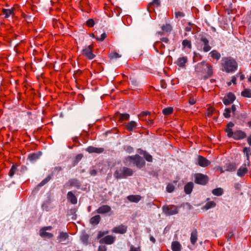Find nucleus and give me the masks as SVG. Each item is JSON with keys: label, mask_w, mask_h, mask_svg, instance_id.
Segmentation results:
<instances>
[{"label": "nucleus", "mask_w": 251, "mask_h": 251, "mask_svg": "<svg viewBox=\"0 0 251 251\" xmlns=\"http://www.w3.org/2000/svg\"><path fill=\"white\" fill-rule=\"evenodd\" d=\"M111 210V207L107 205H104L100 206L96 212L99 214H105L109 212Z\"/></svg>", "instance_id": "14"}, {"label": "nucleus", "mask_w": 251, "mask_h": 251, "mask_svg": "<svg viewBox=\"0 0 251 251\" xmlns=\"http://www.w3.org/2000/svg\"><path fill=\"white\" fill-rule=\"evenodd\" d=\"M247 142L251 146V134L249 136V137L247 138Z\"/></svg>", "instance_id": "61"}, {"label": "nucleus", "mask_w": 251, "mask_h": 251, "mask_svg": "<svg viewBox=\"0 0 251 251\" xmlns=\"http://www.w3.org/2000/svg\"><path fill=\"white\" fill-rule=\"evenodd\" d=\"M162 29L163 30L165 31H170L172 29V27L171 25L169 24H166V25H164L162 27Z\"/></svg>", "instance_id": "42"}, {"label": "nucleus", "mask_w": 251, "mask_h": 251, "mask_svg": "<svg viewBox=\"0 0 251 251\" xmlns=\"http://www.w3.org/2000/svg\"><path fill=\"white\" fill-rule=\"evenodd\" d=\"M214 110H215V109L213 107H209L207 109V112H206V114H207V116H208V117L211 116L213 114Z\"/></svg>", "instance_id": "45"}, {"label": "nucleus", "mask_w": 251, "mask_h": 251, "mask_svg": "<svg viewBox=\"0 0 251 251\" xmlns=\"http://www.w3.org/2000/svg\"><path fill=\"white\" fill-rule=\"evenodd\" d=\"M182 45L183 48L187 47L189 49H191L192 48L191 42L188 40H184L182 42Z\"/></svg>", "instance_id": "35"}, {"label": "nucleus", "mask_w": 251, "mask_h": 251, "mask_svg": "<svg viewBox=\"0 0 251 251\" xmlns=\"http://www.w3.org/2000/svg\"><path fill=\"white\" fill-rule=\"evenodd\" d=\"M121 57V55H119L117 52H112L111 53L110 55H109V57L111 58V59H113V58H119V57Z\"/></svg>", "instance_id": "47"}, {"label": "nucleus", "mask_w": 251, "mask_h": 251, "mask_svg": "<svg viewBox=\"0 0 251 251\" xmlns=\"http://www.w3.org/2000/svg\"><path fill=\"white\" fill-rule=\"evenodd\" d=\"M222 70L227 73H232L237 70L238 64L235 59L231 57H223L221 60Z\"/></svg>", "instance_id": "1"}, {"label": "nucleus", "mask_w": 251, "mask_h": 251, "mask_svg": "<svg viewBox=\"0 0 251 251\" xmlns=\"http://www.w3.org/2000/svg\"><path fill=\"white\" fill-rule=\"evenodd\" d=\"M184 16V14L180 11H177L175 12V17L176 18H182Z\"/></svg>", "instance_id": "48"}, {"label": "nucleus", "mask_w": 251, "mask_h": 251, "mask_svg": "<svg viewBox=\"0 0 251 251\" xmlns=\"http://www.w3.org/2000/svg\"><path fill=\"white\" fill-rule=\"evenodd\" d=\"M40 236L43 238H51L53 234L51 233L47 232L44 229H41L39 231Z\"/></svg>", "instance_id": "15"}, {"label": "nucleus", "mask_w": 251, "mask_h": 251, "mask_svg": "<svg viewBox=\"0 0 251 251\" xmlns=\"http://www.w3.org/2000/svg\"><path fill=\"white\" fill-rule=\"evenodd\" d=\"M201 41L203 43V51L205 52H207L211 50V47L209 45L208 40L205 38H202L201 39Z\"/></svg>", "instance_id": "21"}, {"label": "nucleus", "mask_w": 251, "mask_h": 251, "mask_svg": "<svg viewBox=\"0 0 251 251\" xmlns=\"http://www.w3.org/2000/svg\"><path fill=\"white\" fill-rule=\"evenodd\" d=\"M235 167L234 165L232 164H228L226 166V169L225 171H229V172H232L235 171Z\"/></svg>", "instance_id": "40"}, {"label": "nucleus", "mask_w": 251, "mask_h": 251, "mask_svg": "<svg viewBox=\"0 0 251 251\" xmlns=\"http://www.w3.org/2000/svg\"><path fill=\"white\" fill-rule=\"evenodd\" d=\"M234 126V124L231 122L227 124L226 129L227 137L232 138L236 140L244 139L246 137V133L241 130H237L233 132L232 131V127Z\"/></svg>", "instance_id": "2"}, {"label": "nucleus", "mask_w": 251, "mask_h": 251, "mask_svg": "<svg viewBox=\"0 0 251 251\" xmlns=\"http://www.w3.org/2000/svg\"><path fill=\"white\" fill-rule=\"evenodd\" d=\"M133 175V171L126 167L121 168L117 170L114 173V176L117 178H126L127 176H131Z\"/></svg>", "instance_id": "4"}, {"label": "nucleus", "mask_w": 251, "mask_h": 251, "mask_svg": "<svg viewBox=\"0 0 251 251\" xmlns=\"http://www.w3.org/2000/svg\"><path fill=\"white\" fill-rule=\"evenodd\" d=\"M16 171H17V167L15 165H13L9 171V176L11 177H12L14 176V175L15 174Z\"/></svg>", "instance_id": "38"}, {"label": "nucleus", "mask_w": 251, "mask_h": 251, "mask_svg": "<svg viewBox=\"0 0 251 251\" xmlns=\"http://www.w3.org/2000/svg\"><path fill=\"white\" fill-rule=\"evenodd\" d=\"M128 162H132L138 168H141L143 167L145 164V162L144 159L139 155H135L134 156H128L126 157L125 159V163L127 164ZM129 164L130 163H129Z\"/></svg>", "instance_id": "3"}, {"label": "nucleus", "mask_w": 251, "mask_h": 251, "mask_svg": "<svg viewBox=\"0 0 251 251\" xmlns=\"http://www.w3.org/2000/svg\"><path fill=\"white\" fill-rule=\"evenodd\" d=\"M241 95L246 98H251V90L246 89L241 92Z\"/></svg>", "instance_id": "32"}, {"label": "nucleus", "mask_w": 251, "mask_h": 251, "mask_svg": "<svg viewBox=\"0 0 251 251\" xmlns=\"http://www.w3.org/2000/svg\"><path fill=\"white\" fill-rule=\"evenodd\" d=\"M162 210L164 213L167 215H172L178 213L177 207L174 205H164Z\"/></svg>", "instance_id": "5"}, {"label": "nucleus", "mask_w": 251, "mask_h": 251, "mask_svg": "<svg viewBox=\"0 0 251 251\" xmlns=\"http://www.w3.org/2000/svg\"><path fill=\"white\" fill-rule=\"evenodd\" d=\"M93 45H90L86 46L82 50V54L88 59H93L95 58V55L93 53Z\"/></svg>", "instance_id": "6"}, {"label": "nucleus", "mask_w": 251, "mask_h": 251, "mask_svg": "<svg viewBox=\"0 0 251 251\" xmlns=\"http://www.w3.org/2000/svg\"><path fill=\"white\" fill-rule=\"evenodd\" d=\"M129 115L127 113L122 114L120 115L119 120L121 121H126L128 120Z\"/></svg>", "instance_id": "36"}, {"label": "nucleus", "mask_w": 251, "mask_h": 251, "mask_svg": "<svg viewBox=\"0 0 251 251\" xmlns=\"http://www.w3.org/2000/svg\"><path fill=\"white\" fill-rule=\"evenodd\" d=\"M28 158L30 160H32L36 158L37 156L35 154H31L28 156Z\"/></svg>", "instance_id": "58"}, {"label": "nucleus", "mask_w": 251, "mask_h": 251, "mask_svg": "<svg viewBox=\"0 0 251 251\" xmlns=\"http://www.w3.org/2000/svg\"><path fill=\"white\" fill-rule=\"evenodd\" d=\"M100 215H95L90 219V223L92 225H97L100 223Z\"/></svg>", "instance_id": "23"}, {"label": "nucleus", "mask_w": 251, "mask_h": 251, "mask_svg": "<svg viewBox=\"0 0 251 251\" xmlns=\"http://www.w3.org/2000/svg\"><path fill=\"white\" fill-rule=\"evenodd\" d=\"M175 187L173 184H169L166 187L167 191L171 193L174 190Z\"/></svg>", "instance_id": "46"}, {"label": "nucleus", "mask_w": 251, "mask_h": 251, "mask_svg": "<svg viewBox=\"0 0 251 251\" xmlns=\"http://www.w3.org/2000/svg\"><path fill=\"white\" fill-rule=\"evenodd\" d=\"M70 186H74L77 188L80 187V183L76 179H71L68 182Z\"/></svg>", "instance_id": "27"}, {"label": "nucleus", "mask_w": 251, "mask_h": 251, "mask_svg": "<svg viewBox=\"0 0 251 251\" xmlns=\"http://www.w3.org/2000/svg\"><path fill=\"white\" fill-rule=\"evenodd\" d=\"M235 99L234 95L231 93H228L225 97L223 102L225 105H228L232 103Z\"/></svg>", "instance_id": "11"}, {"label": "nucleus", "mask_w": 251, "mask_h": 251, "mask_svg": "<svg viewBox=\"0 0 251 251\" xmlns=\"http://www.w3.org/2000/svg\"><path fill=\"white\" fill-rule=\"evenodd\" d=\"M173 112V108L171 107H167L164 108L162 110V113L165 115H169L172 114Z\"/></svg>", "instance_id": "33"}, {"label": "nucleus", "mask_w": 251, "mask_h": 251, "mask_svg": "<svg viewBox=\"0 0 251 251\" xmlns=\"http://www.w3.org/2000/svg\"><path fill=\"white\" fill-rule=\"evenodd\" d=\"M86 151L89 153H101L104 151V149L89 146L86 149Z\"/></svg>", "instance_id": "12"}, {"label": "nucleus", "mask_w": 251, "mask_h": 251, "mask_svg": "<svg viewBox=\"0 0 251 251\" xmlns=\"http://www.w3.org/2000/svg\"><path fill=\"white\" fill-rule=\"evenodd\" d=\"M216 206V203L214 201H210L207 202L203 207L202 209L208 210L210 208L214 207Z\"/></svg>", "instance_id": "28"}, {"label": "nucleus", "mask_w": 251, "mask_h": 251, "mask_svg": "<svg viewBox=\"0 0 251 251\" xmlns=\"http://www.w3.org/2000/svg\"><path fill=\"white\" fill-rule=\"evenodd\" d=\"M69 237V235L66 232H61L60 233V234H59V238L60 239H63L64 240H66V239H67Z\"/></svg>", "instance_id": "44"}, {"label": "nucleus", "mask_w": 251, "mask_h": 251, "mask_svg": "<svg viewBox=\"0 0 251 251\" xmlns=\"http://www.w3.org/2000/svg\"><path fill=\"white\" fill-rule=\"evenodd\" d=\"M185 31H186L187 32H189L192 30V26L190 23H189L188 25L185 27Z\"/></svg>", "instance_id": "55"}, {"label": "nucleus", "mask_w": 251, "mask_h": 251, "mask_svg": "<svg viewBox=\"0 0 251 251\" xmlns=\"http://www.w3.org/2000/svg\"><path fill=\"white\" fill-rule=\"evenodd\" d=\"M82 155L81 154H79L77 155L76 159L77 160H80L82 158Z\"/></svg>", "instance_id": "64"}, {"label": "nucleus", "mask_w": 251, "mask_h": 251, "mask_svg": "<svg viewBox=\"0 0 251 251\" xmlns=\"http://www.w3.org/2000/svg\"><path fill=\"white\" fill-rule=\"evenodd\" d=\"M127 198L130 201L137 202L141 200V197L140 195H130Z\"/></svg>", "instance_id": "26"}, {"label": "nucleus", "mask_w": 251, "mask_h": 251, "mask_svg": "<svg viewBox=\"0 0 251 251\" xmlns=\"http://www.w3.org/2000/svg\"><path fill=\"white\" fill-rule=\"evenodd\" d=\"M243 152L244 154H246L247 157V162L248 166H249L250 165V162L249 160L250 156L251 155V149L250 148L245 147L243 149Z\"/></svg>", "instance_id": "24"}, {"label": "nucleus", "mask_w": 251, "mask_h": 251, "mask_svg": "<svg viewBox=\"0 0 251 251\" xmlns=\"http://www.w3.org/2000/svg\"><path fill=\"white\" fill-rule=\"evenodd\" d=\"M115 240V237L112 235H107L100 240V244L111 245L113 244Z\"/></svg>", "instance_id": "8"}, {"label": "nucleus", "mask_w": 251, "mask_h": 251, "mask_svg": "<svg viewBox=\"0 0 251 251\" xmlns=\"http://www.w3.org/2000/svg\"><path fill=\"white\" fill-rule=\"evenodd\" d=\"M171 248L173 251H181V245L178 241H173L172 243Z\"/></svg>", "instance_id": "19"}, {"label": "nucleus", "mask_w": 251, "mask_h": 251, "mask_svg": "<svg viewBox=\"0 0 251 251\" xmlns=\"http://www.w3.org/2000/svg\"><path fill=\"white\" fill-rule=\"evenodd\" d=\"M67 199L72 204H75L77 203V199L75 195L71 191H70L68 193Z\"/></svg>", "instance_id": "17"}, {"label": "nucleus", "mask_w": 251, "mask_h": 251, "mask_svg": "<svg viewBox=\"0 0 251 251\" xmlns=\"http://www.w3.org/2000/svg\"><path fill=\"white\" fill-rule=\"evenodd\" d=\"M150 241L153 243H155V239L152 236H150Z\"/></svg>", "instance_id": "62"}, {"label": "nucleus", "mask_w": 251, "mask_h": 251, "mask_svg": "<svg viewBox=\"0 0 251 251\" xmlns=\"http://www.w3.org/2000/svg\"><path fill=\"white\" fill-rule=\"evenodd\" d=\"M108 233H109L108 230L100 231L99 232V233L98 234L97 238L98 239H100V238L101 239V238L102 237H103L105 235L107 234Z\"/></svg>", "instance_id": "39"}, {"label": "nucleus", "mask_w": 251, "mask_h": 251, "mask_svg": "<svg viewBox=\"0 0 251 251\" xmlns=\"http://www.w3.org/2000/svg\"><path fill=\"white\" fill-rule=\"evenodd\" d=\"M161 41L164 43H167L169 41V40L167 38H166V37H163L162 38H161Z\"/></svg>", "instance_id": "63"}, {"label": "nucleus", "mask_w": 251, "mask_h": 251, "mask_svg": "<svg viewBox=\"0 0 251 251\" xmlns=\"http://www.w3.org/2000/svg\"><path fill=\"white\" fill-rule=\"evenodd\" d=\"M160 5V2L159 0H153L152 2L150 3L148 6V9L149 10V9L151 8L152 5H154L156 7L159 6Z\"/></svg>", "instance_id": "34"}, {"label": "nucleus", "mask_w": 251, "mask_h": 251, "mask_svg": "<svg viewBox=\"0 0 251 251\" xmlns=\"http://www.w3.org/2000/svg\"><path fill=\"white\" fill-rule=\"evenodd\" d=\"M136 126V123L134 121H132L127 123L126 127L129 131H132Z\"/></svg>", "instance_id": "30"}, {"label": "nucleus", "mask_w": 251, "mask_h": 251, "mask_svg": "<svg viewBox=\"0 0 251 251\" xmlns=\"http://www.w3.org/2000/svg\"><path fill=\"white\" fill-rule=\"evenodd\" d=\"M215 169L216 171H219L220 173V174H222L223 173H224L225 172V171L223 169V168L220 166H217V167H215Z\"/></svg>", "instance_id": "53"}, {"label": "nucleus", "mask_w": 251, "mask_h": 251, "mask_svg": "<svg viewBox=\"0 0 251 251\" xmlns=\"http://www.w3.org/2000/svg\"><path fill=\"white\" fill-rule=\"evenodd\" d=\"M231 109L230 108H226L225 109L223 113L224 117L226 118H228L230 117Z\"/></svg>", "instance_id": "37"}, {"label": "nucleus", "mask_w": 251, "mask_h": 251, "mask_svg": "<svg viewBox=\"0 0 251 251\" xmlns=\"http://www.w3.org/2000/svg\"><path fill=\"white\" fill-rule=\"evenodd\" d=\"M212 192L214 195L220 196L223 194V190L221 188H217L213 189Z\"/></svg>", "instance_id": "31"}, {"label": "nucleus", "mask_w": 251, "mask_h": 251, "mask_svg": "<svg viewBox=\"0 0 251 251\" xmlns=\"http://www.w3.org/2000/svg\"><path fill=\"white\" fill-rule=\"evenodd\" d=\"M230 109H231V112H232L233 113V114H234L236 110V106L235 105H232L231 107L230 108Z\"/></svg>", "instance_id": "57"}, {"label": "nucleus", "mask_w": 251, "mask_h": 251, "mask_svg": "<svg viewBox=\"0 0 251 251\" xmlns=\"http://www.w3.org/2000/svg\"><path fill=\"white\" fill-rule=\"evenodd\" d=\"M129 251H141L140 247H135L133 245L130 246Z\"/></svg>", "instance_id": "49"}, {"label": "nucleus", "mask_w": 251, "mask_h": 251, "mask_svg": "<svg viewBox=\"0 0 251 251\" xmlns=\"http://www.w3.org/2000/svg\"><path fill=\"white\" fill-rule=\"evenodd\" d=\"M237 76H239L241 80H243L245 78V75L242 73H238L237 75Z\"/></svg>", "instance_id": "56"}, {"label": "nucleus", "mask_w": 251, "mask_h": 251, "mask_svg": "<svg viewBox=\"0 0 251 251\" xmlns=\"http://www.w3.org/2000/svg\"><path fill=\"white\" fill-rule=\"evenodd\" d=\"M247 166H248L247 162L238 170L237 174L239 176H243L247 173L248 170Z\"/></svg>", "instance_id": "13"}, {"label": "nucleus", "mask_w": 251, "mask_h": 251, "mask_svg": "<svg viewBox=\"0 0 251 251\" xmlns=\"http://www.w3.org/2000/svg\"><path fill=\"white\" fill-rule=\"evenodd\" d=\"M193 182H188L184 186V191L186 194H189L191 193L193 188Z\"/></svg>", "instance_id": "25"}, {"label": "nucleus", "mask_w": 251, "mask_h": 251, "mask_svg": "<svg viewBox=\"0 0 251 251\" xmlns=\"http://www.w3.org/2000/svg\"><path fill=\"white\" fill-rule=\"evenodd\" d=\"M198 239L197 231L195 229L193 230L191 234L190 241L192 244L194 245L196 243Z\"/></svg>", "instance_id": "22"}, {"label": "nucleus", "mask_w": 251, "mask_h": 251, "mask_svg": "<svg viewBox=\"0 0 251 251\" xmlns=\"http://www.w3.org/2000/svg\"><path fill=\"white\" fill-rule=\"evenodd\" d=\"M87 25L89 26V27H92L94 25H95V23H94V21L93 19H89L87 21Z\"/></svg>", "instance_id": "50"}, {"label": "nucleus", "mask_w": 251, "mask_h": 251, "mask_svg": "<svg viewBox=\"0 0 251 251\" xmlns=\"http://www.w3.org/2000/svg\"><path fill=\"white\" fill-rule=\"evenodd\" d=\"M107 249L105 246H100L98 251H106Z\"/></svg>", "instance_id": "52"}, {"label": "nucleus", "mask_w": 251, "mask_h": 251, "mask_svg": "<svg viewBox=\"0 0 251 251\" xmlns=\"http://www.w3.org/2000/svg\"><path fill=\"white\" fill-rule=\"evenodd\" d=\"M198 164L202 167H206L210 165V161L206 158L199 155L198 156Z\"/></svg>", "instance_id": "10"}, {"label": "nucleus", "mask_w": 251, "mask_h": 251, "mask_svg": "<svg viewBox=\"0 0 251 251\" xmlns=\"http://www.w3.org/2000/svg\"><path fill=\"white\" fill-rule=\"evenodd\" d=\"M145 158L147 161L151 162L152 160V156L147 152H144L143 153Z\"/></svg>", "instance_id": "41"}, {"label": "nucleus", "mask_w": 251, "mask_h": 251, "mask_svg": "<svg viewBox=\"0 0 251 251\" xmlns=\"http://www.w3.org/2000/svg\"><path fill=\"white\" fill-rule=\"evenodd\" d=\"M211 57L218 60L221 57L220 53L216 50H213L210 52Z\"/></svg>", "instance_id": "29"}, {"label": "nucleus", "mask_w": 251, "mask_h": 251, "mask_svg": "<svg viewBox=\"0 0 251 251\" xmlns=\"http://www.w3.org/2000/svg\"><path fill=\"white\" fill-rule=\"evenodd\" d=\"M196 102V99L194 98V97H191L189 99V102L190 104L193 105Z\"/></svg>", "instance_id": "51"}, {"label": "nucleus", "mask_w": 251, "mask_h": 251, "mask_svg": "<svg viewBox=\"0 0 251 251\" xmlns=\"http://www.w3.org/2000/svg\"><path fill=\"white\" fill-rule=\"evenodd\" d=\"M187 62V58L186 56L179 57L177 60L176 63L180 67H184Z\"/></svg>", "instance_id": "18"}, {"label": "nucleus", "mask_w": 251, "mask_h": 251, "mask_svg": "<svg viewBox=\"0 0 251 251\" xmlns=\"http://www.w3.org/2000/svg\"><path fill=\"white\" fill-rule=\"evenodd\" d=\"M51 178V176L49 175L40 183V186H43Z\"/></svg>", "instance_id": "43"}, {"label": "nucleus", "mask_w": 251, "mask_h": 251, "mask_svg": "<svg viewBox=\"0 0 251 251\" xmlns=\"http://www.w3.org/2000/svg\"><path fill=\"white\" fill-rule=\"evenodd\" d=\"M236 77L235 76H233L232 77V79H231V82L232 83H233L234 84H236Z\"/></svg>", "instance_id": "59"}, {"label": "nucleus", "mask_w": 251, "mask_h": 251, "mask_svg": "<svg viewBox=\"0 0 251 251\" xmlns=\"http://www.w3.org/2000/svg\"><path fill=\"white\" fill-rule=\"evenodd\" d=\"M195 182L199 184L205 185L208 181V176L202 174H197L195 176Z\"/></svg>", "instance_id": "7"}, {"label": "nucleus", "mask_w": 251, "mask_h": 251, "mask_svg": "<svg viewBox=\"0 0 251 251\" xmlns=\"http://www.w3.org/2000/svg\"><path fill=\"white\" fill-rule=\"evenodd\" d=\"M3 14L5 18H8L10 16L14 15V9H3L2 10Z\"/></svg>", "instance_id": "16"}, {"label": "nucleus", "mask_w": 251, "mask_h": 251, "mask_svg": "<svg viewBox=\"0 0 251 251\" xmlns=\"http://www.w3.org/2000/svg\"><path fill=\"white\" fill-rule=\"evenodd\" d=\"M106 37V35L105 33H102L101 35H100V38H97V40H99V41H103Z\"/></svg>", "instance_id": "54"}, {"label": "nucleus", "mask_w": 251, "mask_h": 251, "mask_svg": "<svg viewBox=\"0 0 251 251\" xmlns=\"http://www.w3.org/2000/svg\"><path fill=\"white\" fill-rule=\"evenodd\" d=\"M127 231V226H124L123 225H121L120 226H117L114 227L112 232L115 233H119V234H124Z\"/></svg>", "instance_id": "9"}, {"label": "nucleus", "mask_w": 251, "mask_h": 251, "mask_svg": "<svg viewBox=\"0 0 251 251\" xmlns=\"http://www.w3.org/2000/svg\"><path fill=\"white\" fill-rule=\"evenodd\" d=\"M52 226H45V227H44L43 228H42L41 229H44L45 230H51L52 229Z\"/></svg>", "instance_id": "60"}, {"label": "nucleus", "mask_w": 251, "mask_h": 251, "mask_svg": "<svg viewBox=\"0 0 251 251\" xmlns=\"http://www.w3.org/2000/svg\"><path fill=\"white\" fill-rule=\"evenodd\" d=\"M203 68H206L207 69V74L208 76H211L213 74L212 67L205 62H202L200 64Z\"/></svg>", "instance_id": "20"}]
</instances>
